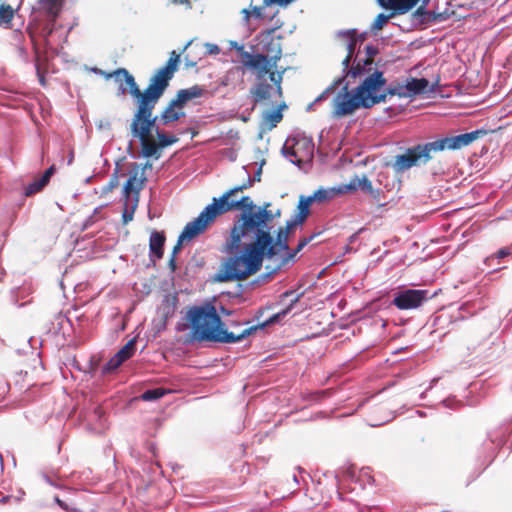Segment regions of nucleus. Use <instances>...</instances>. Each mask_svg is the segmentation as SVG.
Returning <instances> with one entry per match:
<instances>
[{"mask_svg": "<svg viewBox=\"0 0 512 512\" xmlns=\"http://www.w3.org/2000/svg\"><path fill=\"white\" fill-rule=\"evenodd\" d=\"M275 29L272 28L262 34V52L251 54L244 47L237 46L241 62L255 76V83L250 90L255 102L265 101L271 98L275 89L277 95L282 97V81L285 69L278 70L277 63L282 57V36L274 37Z\"/></svg>", "mask_w": 512, "mask_h": 512, "instance_id": "nucleus-1", "label": "nucleus"}, {"mask_svg": "<svg viewBox=\"0 0 512 512\" xmlns=\"http://www.w3.org/2000/svg\"><path fill=\"white\" fill-rule=\"evenodd\" d=\"M243 239L251 241L243 246L240 241L235 248L230 246L231 236L226 241L224 251L228 256L222 261L215 274L214 279L217 282L246 280L261 269L265 257H274L270 231H260V233H255L251 237H243Z\"/></svg>", "mask_w": 512, "mask_h": 512, "instance_id": "nucleus-2", "label": "nucleus"}, {"mask_svg": "<svg viewBox=\"0 0 512 512\" xmlns=\"http://www.w3.org/2000/svg\"><path fill=\"white\" fill-rule=\"evenodd\" d=\"M269 206L270 203H264L257 207L249 196H243L240 200H231L229 203H210L202 213L211 226L217 217L230 211L243 210L231 228L230 246L235 248L243 237H251L260 231H270L268 224L273 220V213L268 210Z\"/></svg>", "mask_w": 512, "mask_h": 512, "instance_id": "nucleus-3", "label": "nucleus"}, {"mask_svg": "<svg viewBox=\"0 0 512 512\" xmlns=\"http://www.w3.org/2000/svg\"><path fill=\"white\" fill-rule=\"evenodd\" d=\"M170 81H165L154 92L148 93L143 101L136 106L133 114L130 131L133 137L139 139L141 153L146 158L159 159L161 148L170 146L178 140L174 135H167L165 132L156 130L158 141H155L152 134L158 120V117H153V111L168 88Z\"/></svg>", "mask_w": 512, "mask_h": 512, "instance_id": "nucleus-4", "label": "nucleus"}, {"mask_svg": "<svg viewBox=\"0 0 512 512\" xmlns=\"http://www.w3.org/2000/svg\"><path fill=\"white\" fill-rule=\"evenodd\" d=\"M188 324H183L178 330L191 328V339L195 341H212L220 343H236L251 335L258 326H251L240 333L228 332L216 307L211 303L195 305L188 309L185 315Z\"/></svg>", "mask_w": 512, "mask_h": 512, "instance_id": "nucleus-5", "label": "nucleus"}, {"mask_svg": "<svg viewBox=\"0 0 512 512\" xmlns=\"http://www.w3.org/2000/svg\"><path fill=\"white\" fill-rule=\"evenodd\" d=\"M180 63V54L175 50L171 51L169 58L164 66L160 67L150 78L148 86L141 90L135 81V78L125 68H118L112 72H106L101 69H95V72L106 80L114 78L119 83L121 94L129 93L135 100L136 106L142 102L148 93L154 92L165 81L172 80L177 72Z\"/></svg>", "mask_w": 512, "mask_h": 512, "instance_id": "nucleus-6", "label": "nucleus"}, {"mask_svg": "<svg viewBox=\"0 0 512 512\" xmlns=\"http://www.w3.org/2000/svg\"><path fill=\"white\" fill-rule=\"evenodd\" d=\"M448 147V137L438 139L425 144H418L408 148L405 153L397 155L394 162V168L403 172L413 166L425 164L433 159L438 153L443 152Z\"/></svg>", "mask_w": 512, "mask_h": 512, "instance_id": "nucleus-7", "label": "nucleus"}, {"mask_svg": "<svg viewBox=\"0 0 512 512\" xmlns=\"http://www.w3.org/2000/svg\"><path fill=\"white\" fill-rule=\"evenodd\" d=\"M366 74L355 90L362 100V108H371L378 103L386 101L387 93H385L384 89L386 79L383 72L379 70Z\"/></svg>", "mask_w": 512, "mask_h": 512, "instance_id": "nucleus-8", "label": "nucleus"}, {"mask_svg": "<svg viewBox=\"0 0 512 512\" xmlns=\"http://www.w3.org/2000/svg\"><path fill=\"white\" fill-rule=\"evenodd\" d=\"M427 300V291L406 289L398 292L392 304L399 310H411L420 307Z\"/></svg>", "mask_w": 512, "mask_h": 512, "instance_id": "nucleus-9", "label": "nucleus"}, {"mask_svg": "<svg viewBox=\"0 0 512 512\" xmlns=\"http://www.w3.org/2000/svg\"><path fill=\"white\" fill-rule=\"evenodd\" d=\"M344 92L339 93L334 100V114L342 117L352 114L358 108L362 107V100L358 96L356 90L351 94L347 86L343 88Z\"/></svg>", "mask_w": 512, "mask_h": 512, "instance_id": "nucleus-10", "label": "nucleus"}, {"mask_svg": "<svg viewBox=\"0 0 512 512\" xmlns=\"http://www.w3.org/2000/svg\"><path fill=\"white\" fill-rule=\"evenodd\" d=\"M209 226L210 224L206 221L205 216L201 212L197 218L185 225L183 231L179 235L176 245L173 248L172 255L176 257V254L180 251L181 245L184 242L190 241L204 233Z\"/></svg>", "mask_w": 512, "mask_h": 512, "instance_id": "nucleus-11", "label": "nucleus"}, {"mask_svg": "<svg viewBox=\"0 0 512 512\" xmlns=\"http://www.w3.org/2000/svg\"><path fill=\"white\" fill-rule=\"evenodd\" d=\"M366 57L363 60H358L347 72V77H362L365 73H369L372 70V64L374 57L379 53V49L374 45H367L365 47Z\"/></svg>", "mask_w": 512, "mask_h": 512, "instance_id": "nucleus-12", "label": "nucleus"}, {"mask_svg": "<svg viewBox=\"0 0 512 512\" xmlns=\"http://www.w3.org/2000/svg\"><path fill=\"white\" fill-rule=\"evenodd\" d=\"M136 349V339L129 340L104 366L105 372H110L121 366L126 360L130 359Z\"/></svg>", "mask_w": 512, "mask_h": 512, "instance_id": "nucleus-13", "label": "nucleus"}, {"mask_svg": "<svg viewBox=\"0 0 512 512\" xmlns=\"http://www.w3.org/2000/svg\"><path fill=\"white\" fill-rule=\"evenodd\" d=\"M487 133L486 129L481 128L458 135H450V150H461L470 146L474 141L486 136Z\"/></svg>", "mask_w": 512, "mask_h": 512, "instance_id": "nucleus-14", "label": "nucleus"}, {"mask_svg": "<svg viewBox=\"0 0 512 512\" xmlns=\"http://www.w3.org/2000/svg\"><path fill=\"white\" fill-rule=\"evenodd\" d=\"M134 170L130 172L129 178L124 185V196L129 199L130 195H134V201L138 202L139 193L144 187L146 178L143 173H139L138 167L134 164Z\"/></svg>", "mask_w": 512, "mask_h": 512, "instance_id": "nucleus-15", "label": "nucleus"}, {"mask_svg": "<svg viewBox=\"0 0 512 512\" xmlns=\"http://www.w3.org/2000/svg\"><path fill=\"white\" fill-rule=\"evenodd\" d=\"M186 113L184 108L180 107L174 99H171L167 106L162 110L159 114L158 119L162 124L168 125L170 123L176 122L179 119L185 117Z\"/></svg>", "mask_w": 512, "mask_h": 512, "instance_id": "nucleus-16", "label": "nucleus"}, {"mask_svg": "<svg viewBox=\"0 0 512 512\" xmlns=\"http://www.w3.org/2000/svg\"><path fill=\"white\" fill-rule=\"evenodd\" d=\"M204 88L199 85H194L192 87L186 89H180L177 91L175 97L173 98L176 103L185 109V106L193 99L200 98L204 94Z\"/></svg>", "mask_w": 512, "mask_h": 512, "instance_id": "nucleus-17", "label": "nucleus"}, {"mask_svg": "<svg viewBox=\"0 0 512 512\" xmlns=\"http://www.w3.org/2000/svg\"><path fill=\"white\" fill-rule=\"evenodd\" d=\"M503 444V440L499 437L489 436V439L483 443V449L485 452L484 460L482 461V470L486 469L493 461L496 450Z\"/></svg>", "mask_w": 512, "mask_h": 512, "instance_id": "nucleus-18", "label": "nucleus"}, {"mask_svg": "<svg viewBox=\"0 0 512 512\" xmlns=\"http://www.w3.org/2000/svg\"><path fill=\"white\" fill-rule=\"evenodd\" d=\"M343 189L345 190V194L355 192L358 189H361L370 194L374 193L371 181L364 175L359 178L355 176L351 179V181L347 184H342Z\"/></svg>", "mask_w": 512, "mask_h": 512, "instance_id": "nucleus-19", "label": "nucleus"}, {"mask_svg": "<svg viewBox=\"0 0 512 512\" xmlns=\"http://www.w3.org/2000/svg\"><path fill=\"white\" fill-rule=\"evenodd\" d=\"M64 0H39L40 9L43 10L51 22H55L63 8Z\"/></svg>", "mask_w": 512, "mask_h": 512, "instance_id": "nucleus-20", "label": "nucleus"}, {"mask_svg": "<svg viewBox=\"0 0 512 512\" xmlns=\"http://www.w3.org/2000/svg\"><path fill=\"white\" fill-rule=\"evenodd\" d=\"M345 194V190L343 189L342 184L338 187H332L327 189H318L314 192L313 195L310 197L312 198L313 202H326L331 199H334L337 196Z\"/></svg>", "mask_w": 512, "mask_h": 512, "instance_id": "nucleus-21", "label": "nucleus"}, {"mask_svg": "<svg viewBox=\"0 0 512 512\" xmlns=\"http://www.w3.org/2000/svg\"><path fill=\"white\" fill-rule=\"evenodd\" d=\"M314 145L311 141H297L291 148V154L297 158V161H303L304 157L308 158L313 155Z\"/></svg>", "mask_w": 512, "mask_h": 512, "instance_id": "nucleus-22", "label": "nucleus"}, {"mask_svg": "<svg viewBox=\"0 0 512 512\" xmlns=\"http://www.w3.org/2000/svg\"><path fill=\"white\" fill-rule=\"evenodd\" d=\"M165 240L166 238L163 232L153 231L151 233L149 240L150 252L158 259L163 257Z\"/></svg>", "mask_w": 512, "mask_h": 512, "instance_id": "nucleus-23", "label": "nucleus"}, {"mask_svg": "<svg viewBox=\"0 0 512 512\" xmlns=\"http://www.w3.org/2000/svg\"><path fill=\"white\" fill-rule=\"evenodd\" d=\"M429 81L425 78H409L406 81V89L410 93L409 96L423 94L428 91Z\"/></svg>", "mask_w": 512, "mask_h": 512, "instance_id": "nucleus-24", "label": "nucleus"}, {"mask_svg": "<svg viewBox=\"0 0 512 512\" xmlns=\"http://www.w3.org/2000/svg\"><path fill=\"white\" fill-rule=\"evenodd\" d=\"M313 200L310 196H300L298 206H297V222H305L310 214V206L312 205Z\"/></svg>", "mask_w": 512, "mask_h": 512, "instance_id": "nucleus-25", "label": "nucleus"}, {"mask_svg": "<svg viewBox=\"0 0 512 512\" xmlns=\"http://www.w3.org/2000/svg\"><path fill=\"white\" fill-rule=\"evenodd\" d=\"M272 243L274 247V256L278 253V251H287L289 249L288 231H284L283 228H279L276 240H274L272 237Z\"/></svg>", "mask_w": 512, "mask_h": 512, "instance_id": "nucleus-26", "label": "nucleus"}, {"mask_svg": "<svg viewBox=\"0 0 512 512\" xmlns=\"http://www.w3.org/2000/svg\"><path fill=\"white\" fill-rule=\"evenodd\" d=\"M15 14V9L8 4H0V25L11 23Z\"/></svg>", "mask_w": 512, "mask_h": 512, "instance_id": "nucleus-27", "label": "nucleus"}, {"mask_svg": "<svg viewBox=\"0 0 512 512\" xmlns=\"http://www.w3.org/2000/svg\"><path fill=\"white\" fill-rule=\"evenodd\" d=\"M385 93H387L388 96H398L400 98L410 97L408 89H406V83L405 84H395L390 85L387 89H385Z\"/></svg>", "mask_w": 512, "mask_h": 512, "instance_id": "nucleus-28", "label": "nucleus"}, {"mask_svg": "<svg viewBox=\"0 0 512 512\" xmlns=\"http://www.w3.org/2000/svg\"><path fill=\"white\" fill-rule=\"evenodd\" d=\"M239 192H243L241 185L234 186L233 188L224 192L219 198L214 197L211 203H229L231 202L232 196Z\"/></svg>", "mask_w": 512, "mask_h": 512, "instance_id": "nucleus-29", "label": "nucleus"}, {"mask_svg": "<svg viewBox=\"0 0 512 512\" xmlns=\"http://www.w3.org/2000/svg\"><path fill=\"white\" fill-rule=\"evenodd\" d=\"M165 393H166V391L163 388L149 389V390H146L141 395V398L144 401H153V400L160 399L161 397H163L165 395Z\"/></svg>", "mask_w": 512, "mask_h": 512, "instance_id": "nucleus-30", "label": "nucleus"}, {"mask_svg": "<svg viewBox=\"0 0 512 512\" xmlns=\"http://www.w3.org/2000/svg\"><path fill=\"white\" fill-rule=\"evenodd\" d=\"M298 300H299V296L295 297V298L291 301V303H290V305H289V306H287V307H286L285 309H283L282 311H280V312H278V313L274 314L272 317H270V318L266 321L265 325L275 323V322L279 321L282 317L286 316V315L291 311V309H292V307L294 306V304H295L296 302H298Z\"/></svg>", "mask_w": 512, "mask_h": 512, "instance_id": "nucleus-31", "label": "nucleus"}, {"mask_svg": "<svg viewBox=\"0 0 512 512\" xmlns=\"http://www.w3.org/2000/svg\"><path fill=\"white\" fill-rule=\"evenodd\" d=\"M457 309L459 311V316L450 315V322L465 319L466 317L471 316L474 313L473 311L470 310V304L468 302H465L461 306H458Z\"/></svg>", "mask_w": 512, "mask_h": 512, "instance_id": "nucleus-32", "label": "nucleus"}, {"mask_svg": "<svg viewBox=\"0 0 512 512\" xmlns=\"http://www.w3.org/2000/svg\"><path fill=\"white\" fill-rule=\"evenodd\" d=\"M45 186H46V184L44 182H42L40 179H36L32 183H30L28 186H26L25 196H27V197L32 196V195L40 192Z\"/></svg>", "mask_w": 512, "mask_h": 512, "instance_id": "nucleus-33", "label": "nucleus"}, {"mask_svg": "<svg viewBox=\"0 0 512 512\" xmlns=\"http://www.w3.org/2000/svg\"><path fill=\"white\" fill-rule=\"evenodd\" d=\"M395 15H385V14H378L372 24L373 30H381L389 21L390 18L394 17Z\"/></svg>", "mask_w": 512, "mask_h": 512, "instance_id": "nucleus-34", "label": "nucleus"}, {"mask_svg": "<svg viewBox=\"0 0 512 512\" xmlns=\"http://www.w3.org/2000/svg\"><path fill=\"white\" fill-rule=\"evenodd\" d=\"M510 254H511V251L509 248H502L496 254L487 257L484 262L487 266H492L493 262L496 259H503V258L509 256Z\"/></svg>", "mask_w": 512, "mask_h": 512, "instance_id": "nucleus-35", "label": "nucleus"}, {"mask_svg": "<svg viewBox=\"0 0 512 512\" xmlns=\"http://www.w3.org/2000/svg\"><path fill=\"white\" fill-rule=\"evenodd\" d=\"M137 204L138 202L134 201L131 210H129L127 202L125 203L124 210L122 213L123 224H128L130 221H132Z\"/></svg>", "mask_w": 512, "mask_h": 512, "instance_id": "nucleus-36", "label": "nucleus"}, {"mask_svg": "<svg viewBox=\"0 0 512 512\" xmlns=\"http://www.w3.org/2000/svg\"><path fill=\"white\" fill-rule=\"evenodd\" d=\"M347 35L349 36V42L347 44V54L353 56L356 45L358 43V39L355 37V30L348 31Z\"/></svg>", "mask_w": 512, "mask_h": 512, "instance_id": "nucleus-37", "label": "nucleus"}, {"mask_svg": "<svg viewBox=\"0 0 512 512\" xmlns=\"http://www.w3.org/2000/svg\"><path fill=\"white\" fill-rule=\"evenodd\" d=\"M314 236L311 237H303L300 239L296 249L289 255V257L286 260L282 261V264L286 263L289 259H292L298 252H300L312 239Z\"/></svg>", "mask_w": 512, "mask_h": 512, "instance_id": "nucleus-38", "label": "nucleus"}, {"mask_svg": "<svg viewBox=\"0 0 512 512\" xmlns=\"http://www.w3.org/2000/svg\"><path fill=\"white\" fill-rule=\"evenodd\" d=\"M283 118V115L280 110H274L268 113L266 116V119L272 124V126H275L277 123H279Z\"/></svg>", "mask_w": 512, "mask_h": 512, "instance_id": "nucleus-39", "label": "nucleus"}, {"mask_svg": "<svg viewBox=\"0 0 512 512\" xmlns=\"http://www.w3.org/2000/svg\"><path fill=\"white\" fill-rule=\"evenodd\" d=\"M54 173V166L49 167L43 175L39 178L42 182H44L46 185L49 183L51 176Z\"/></svg>", "mask_w": 512, "mask_h": 512, "instance_id": "nucleus-40", "label": "nucleus"}, {"mask_svg": "<svg viewBox=\"0 0 512 512\" xmlns=\"http://www.w3.org/2000/svg\"><path fill=\"white\" fill-rule=\"evenodd\" d=\"M461 94H462V92H461L459 85L450 83V94H449L450 99L454 96L455 97L460 96Z\"/></svg>", "mask_w": 512, "mask_h": 512, "instance_id": "nucleus-41", "label": "nucleus"}, {"mask_svg": "<svg viewBox=\"0 0 512 512\" xmlns=\"http://www.w3.org/2000/svg\"><path fill=\"white\" fill-rule=\"evenodd\" d=\"M303 222H297V217L295 216L294 219L292 221H289L286 223V227L283 228L284 231H288V234L290 233V231L297 225L299 224H302Z\"/></svg>", "mask_w": 512, "mask_h": 512, "instance_id": "nucleus-42", "label": "nucleus"}, {"mask_svg": "<svg viewBox=\"0 0 512 512\" xmlns=\"http://www.w3.org/2000/svg\"><path fill=\"white\" fill-rule=\"evenodd\" d=\"M251 13H252V16H254L257 19L263 18L262 7H259V6L252 7Z\"/></svg>", "mask_w": 512, "mask_h": 512, "instance_id": "nucleus-43", "label": "nucleus"}, {"mask_svg": "<svg viewBox=\"0 0 512 512\" xmlns=\"http://www.w3.org/2000/svg\"><path fill=\"white\" fill-rule=\"evenodd\" d=\"M241 14L243 15V20L245 23H249L250 18L252 16L251 10L248 8H244L241 10Z\"/></svg>", "mask_w": 512, "mask_h": 512, "instance_id": "nucleus-44", "label": "nucleus"}, {"mask_svg": "<svg viewBox=\"0 0 512 512\" xmlns=\"http://www.w3.org/2000/svg\"><path fill=\"white\" fill-rule=\"evenodd\" d=\"M118 185V179H117V176L114 175V177L110 180L109 182V187L107 188V190H112L114 187H116Z\"/></svg>", "mask_w": 512, "mask_h": 512, "instance_id": "nucleus-45", "label": "nucleus"}, {"mask_svg": "<svg viewBox=\"0 0 512 512\" xmlns=\"http://www.w3.org/2000/svg\"><path fill=\"white\" fill-rule=\"evenodd\" d=\"M353 56L347 54L346 57L342 61V65L344 66V70H346L349 67L350 61Z\"/></svg>", "mask_w": 512, "mask_h": 512, "instance_id": "nucleus-46", "label": "nucleus"}, {"mask_svg": "<svg viewBox=\"0 0 512 512\" xmlns=\"http://www.w3.org/2000/svg\"><path fill=\"white\" fill-rule=\"evenodd\" d=\"M169 267L171 268L172 271H175L176 268H177L176 257L174 255H172L170 260H169Z\"/></svg>", "mask_w": 512, "mask_h": 512, "instance_id": "nucleus-47", "label": "nucleus"}, {"mask_svg": "<svg viewBox=\"0 0 512 512\" xmlns=\"http://www.w3.org/2000/svg\"><path fill=\"white\" fill-rule=\"evenodd\" d=\"M252 184H253V180H252L250 177H248V178H247V180H246V182H244L243 184H241V187H242V189H243V191H244V190L248 189L249 187H251V186H252Z\"/></svg>", "mask_w": 512, "mask_h": 512, "instance_id": "nucleus-48", "label": "nucleus"}, {"mask_svg": "<svg viewBox=\"0 0 512 512\" xmlns=\"http://www.w3.org/2000/svg\"><path fill=\"white\" fill-rule=\"evenodd\" d=\"M456 105H458V103H456L455 101H451V100H450V112H449L450 118H451L452 116H454V115H460V114H461V113H454V112H452V111H451V109H452L454 106H456Z\"/></svg>", "mask_w": 512, "mask_h": 512, "instance_id": "nucleus-49", "label": "nucleus"}, {"mask_svg": "<svg viewBox=\"0 0 512 512\" xmlns=\"http://www.w3.org/2000/svg\"><path fill=\"white\" fill-rule=\"evenodd\" d=\"M55 500H56L57 504H58L60 507H62V508H63V509H65V510H67V509H68V508H67V506L65 505V503H64L62 500H60L58 497H57Z\"/></svg>", "mask_w": 512, "mask_h": 512, "instance_id": "nucleus-50", "label": "nucleus"}, {"mask_svg": "<svg viewBox=\"0 0 512 512\" xmlns=\"http://www.w3.org/2000/svg\"><path fill=\"white\" fill-rule=\"evenodd\" d=\"M355 37L358 39V42L362 43L365 40V34L357 35L355 33Z\"/></svg>", "mask_w": 512, "mask_h": 512, "instance_id": "nucleus-51", "label": "nucleus"}, {"mask_svg": "<svg viewBox=\"0 0 512 512\" xmlns=\"http://www.w3.org/2000/svg\"><path fill=\"white\" fill-rule=\"evenodd\" d=\"M221 312H222V314H224V315H230V314H231V312H230V311H228V310H226L224 307H221Z\"/></svg>", "mask_w": 512, "mask_h": 512, "instance_id": "nucleus-52", "label": "nucleus"}, {"mask_svg": "<svg viewBox=\"0 0 512 512\" xmlns=\"http://www.w3.org/2000/svg\"><path fill=\"white\" fill-rule=\"evenodd\" d=\"M458 233L455 231L452 235H450V241L454 240L457 237Z\"/></svg>", "mask_w": 512, "mask_h": 512, "instance_id": "nucleus-53", "label": "nucleus"}, {"mask_svg": "<svg viewBox=\"0 0 512 512\" xmlns=\"http://www.w3.org/2000/svg\"><path fill=\"white\" fill-rule=\"evenodd\" d=\"M8 500H9V497H8V496H5V497H3V498L0 500V502H1V503H6Z\"/></svg>", "mask_w": 512, "mask_h": 512, "instance_id": "nucleus-54", "label": "nucleus"}, {"mask_svg": "<svg viewBox=\"0 0 512 512\" xmlns=\"http://www.w3.org/2000/svg\"><path fill=\"white\" fill-rule=\"evenodd\" d=\"M279 216H280V210H278V211L276 212V214H273V219H274L275 217H279Z\"/></svg>", "mask_w": 512, "mask_h": 512, "instance_id": "nucleus-55", "label": "nucleus"}, {"mask_svg": "<svg viewBox=\"0 0 512 512\" xmlns=\"http://www.w3.org/2000/svg\"><path fill=\"white\" fill-rule=\"evenodd\" d=\"M292 294H293V292H285V293H284V296H285V297H287V296H290V295H292Z\"/></svg>", "mask_w": 512, "mask_h": 512, "instance_id": "nucleus-56", "label": "nucleus"}, {"mask_svg": "<svg viewBox=\"0 0 512 512\" xmlns=\"http://www.w3.org/2000/svg\"><path fill=\"white\" fill-rule=\"evenodd\" d=\"M280 266H281V265H278V266L274 269V271H273V272H275L277 269H280Z\"/></svg>", "mask_w": 512, "mask_h": 512, "instance_id": "nucleus-57", "label": "nucleus"}]
</instances>
